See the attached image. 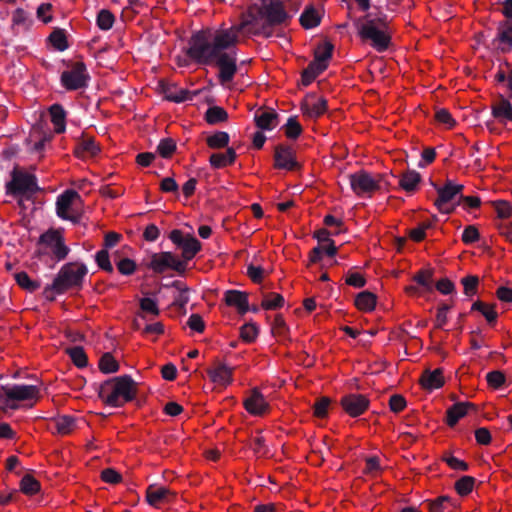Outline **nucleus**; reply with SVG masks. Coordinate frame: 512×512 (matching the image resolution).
Segmentation results:
<instances>
[{
  "label": "nucleus",
  "mask_w": 512,
  "mask_h": 512,
  "mask_svg": "<svg viewBox=\"0 0 512 512\" xmlns=\"http://www.w3.org/2000/svg\"><path fill=\"white\" fill-rule=\"evenodd\" d=\"M494 207L500 218H509L512 216V206L506 201H497Z\"/></svg>",
  "instance_id": "774afa93"
},
{
  "label": "nucleus",
  "mask_w": 512,
  "mask_h": 512,
  "mask_svg": "<svg viewBox=\"0 0 512 512\" xmlns=\"http://www.w3.org/2000/svg\"><path fill=\"white\" fill-rule=\"evenodd\" d=\"M258 335V328L256 325L248 323L241 327L240 337L245 342H253Z\"/></svg>",
  "instance_id": "864d4df0"
},
{
  "label": "nucleus",
  "mask_w": 512,
  "mask_h": 512,
  "mask_svg": "<svg viewBox=\"0 0 512 512\" xmlns=\"http://www.w3.org/2000/svg\"><path fill=\"white\" fill-rule=\"evenodd\" d=\"M137 392V383L130 376L124 375L104 382L100 387L99 397L106 405L121 407L132 401Z\"/></svg>",
  "instance_id": "7ed1b4c3"
},
{
  "label": "nucleus",
  "mask_w": 512,
  "mask_h": 512,
  "mask_svg": "<svg viewBox=\"0 0 512 512\" xmlns=\"http://www.w3.org/2000/svg\"><path fill=\"white\" fill-rule=\"evenodd\" d=\"M49 113L51 121L54 125L56 133H62L65 130V111L59 104H54L50 107Z\"/></svg>",
  "instance_id": "2f4dec72"
},
{
  "label": "nucleus",
  "mask_w": 512,
  "mask_h": 512,
  "mask_svg": "<svg viewBox=\"0 0 512 512\" xmlns=\"http://www.w3.org/2000/svg\"><path fill=\"white\" fill-rule=\"evenodd\" d=\"M39 398V389L33 385L2 386L0 388V410L17 409L18 403Z\"/></svg>",
  "instance_id": "423d86ee"
},
{
  "label": "nucleus",
  "mask_w": 512,
  "mask_h": 512,
  "mask_svg": "<svg viewBox=\"0 0 512 512\" xmlns=\"http://www.w3.org/2000/svg\"><path fill=\"white\" fill-rule=\"evenodd\" d=\"M284 129L285 135L291 139H296L302 132V127L295 118H289Z\"/></svg>",
  "instance_id": "603ef678"
},
{
  "label": "nucleus",
  "mask_w": 512,
  "mask_h": 512,
  "mask_svg": "<svg viewBox=\"0 0 512 512\" xmlns=\"http://www.w3.org/2000/svg\"><path fill=\"white\" fill-rule=\"evenodd\" d=\"M462 189L463 185L453 184L450 181L447 182L444 187H438V198L435 200L434 205L439 211L443 213H450L452 208L448 206V203L451 202L456 195L461 193Z\"/></svg>",
  "instance_id": "4468645a"
},
{
  "label": "nucleus",
  "mask_w": 512,
  "mask_h": 512,
  "mask_svg": "<svg viewBox=\"0 0 512 512\" xmlns=\"http://www.w3.org/2000/svg\"><path fill=\"white\" fill-rule=\"evenodd\" d=\"M274 161V166L278 169L293 170L297 167L293 150L282 145L276 147Z\"/></svg>",
  "instance_id": "aec40b11"
},
{
  "label": "nucleus",
  "mask_w": 512,
  "mask_h": 512,
  "mask_svg": "<svg viewBox=\"0 0 512 512\" xmlns=\"http://www.w3.org/2000/svg\"><path fill=\"white\" fill-rule=\"evenodd\" d=\"M87 79L86 67L81 61L73 62L70 69L64 71L61 75V82L68 90H77L84 87Z\"/></svg>",
  "instance_id": "9d476101"
},
{
  "label": "nucleus",
  "mask_w": 512,
  "mask_h": 512,
  "mask_svg": "<svg viewBox=\"0 0 512 512\" xmlns=\"http://www.w3.org/2000/svg\"><path fill=\"white\" fill-rule=\"evenodd\" d=\"M160 87L165 99L167 100L182 102L188 99L189 92L178 88L174 84L161 83Z\"/></svg>",
  "instance_id": "c85d7f7f"
},
{
  "label": "nucleus",
  "mask_w": 512,
  "mask_h": 512,
  "mask_svg": "<svg viewBox=\"0 0 512 512\" xmlns=\"http://www.w3.org/2000/svg\"><path fill=\"white\" fill-rule=\"evenodd\" d=\"M7 192L18 197V204L25 209V202L31 201L39 190L36 177L18 166L11 172V180L6 185Z\"/></svg>",
  "instance_id": "39448f33"
},
{
  "label": "nucleus",
  "mask_w": 512,
  "mask_h": 512,
  "mask_svg": "<svg viewBox=\"0 0 512 512\" xmlns=\"http://www.w3.org/2000/svg\"><path fill=\"white\" fill-rule=\"evenodd\" d=\"M449 502V497H438L435 501L429 504V510L430 512H446L448 509Z\"/></svg>",
  "instance_id": "e2e57ef3"
},
{
  "label": "nucleus",
  "mask_w": 512,
  "mask_h": 512,
  "mask_svg": "<svg viewBox=\"0 0 512 512\" xmlns=\"http://www.w3.org/2000/svg\"><path fill=\"white\" fill-rule=\"evenodd\" d=\"M149 268L156 273H163L167 269L183 273L186 270V263L179 260L171 252H160L151 257Z\"/></svg>",
  "instance_id": "1a4fd4ad"
},
{
  "label": "nucleus",
  "mask_w": 512,
  "mask_h": 512,
  "mask_svg": "<svg viewBox=\"0 0 512 512\" xmlns=\"http://www.w3.org/2000/svg\"><path fill=\"white\" fill-rule=\"evenodd\" d=\"M39 244L49 248L58 260L64 259L68 254L63 237L57 230H49L44 233L39 239Z\"/></svg>",
  "instance_id": "ddd939ff"
},
{
  "label": "nucleus",
  "mask_w": 512,
  "mask_h": 512,
  "mask_svg": "<svg viewBox=\"0 0 512 512\" xmlns=\"http://www.w3.org/2000/svg\"><path fill=\"white\" fill-rule=\"evenodd\" d=\"M66 352L77 367H85L87 365V356L82 347L67 348Z\"/></svg>",
  "instance_id": "c03bdc74"
},
{
  "label": "nucleus",
  "mask_w": 512,
  "mask_h": 512,
  "mask_svg": "<svg viewBox=\"0 0 512 512\" xmlns=\"http://www.w3.org/2000/svg\"><path fill=\"white\" fill-rule=\"evenodd\" d=\"M244 406L249 413L254 415H262L268 409V404L263 395L256 390L244 401Z\"/></svg>",
  "instance_id": "b1692460"
},
{
  "label": "nucleus",
  "mask_w": 512,
  "mask_h": 512,
  "mask_svg": "<svg viewBox=\"0 0 512 512\" xmlns=\"http://www.w3.org/2000/svg\"><path fill=\"white\" fill-rule=\"evenodd\" d=\"M433 273L431 270L419 271L414 277V281L425 287L427 290L431 289Z\"/></svg>",
  "instance_id": "13d9d810"
},
{
  "label": "nucleus",
  "mask_w": 512,
  "mask_h": 512,
  "mask_svg": "<svg viewBox=\"0 0 512 512\" xmlns=\"http://www.w3.org/2000/svg\"><path fill=\"white\" fill-rule=\"evenodd\" d=\"M206 143L211 149L225 148L229 143V135L223 131L216 132L207 137Z\"/></svg>",
  "instance_id": "e433bc0d"
},
{
  "label": "nucleus",
  "mask_w": 512,
  "mask_h": 512,
  "mask_svg": "<svg viewBox=\"0 0 512 512\" xmlns=\"http://www.w3.org/2000/svg\"><path fill=\"white\" fill-rule=\"evenodd\" d=\"M377 297L374 293L363 291L357 294L355 306L362 312H371L375 309Z\"/></svg>",
  "instance_id": "cd10ccee"
},
{
  "label": "nucleus",
  "mask_w": 512,
  "mask_h": 512,
  "mask_svg": "<svg viewBox=\"0 0 512 512\" xmlns=\"http://www.w3.org/2000/svg\"><path fill=\"white\" fill-rule=\"evenodd\" d=\"M240 33L245 35H264L270 37L272 28H269L261 8L257 3L251 5L248 10L240 17L239 24L236 25Z\"/></svg>",
  "instance_id": "0eeeda50"
},
{
  "label": "nucleus",
  "mask_w": 512,
  "mask_h": 512,
  "mask_svg": "<svg viewBox=\"0 0 512 512\" xmlns=\"http://www.w3.org/2000/svg\"><path fill=\"white\" fill-rule=\"evenodd\" d=\"M228 119L227 112L218 106L211 107L206 112V121L210 124L225 122Z\"/></svg>",
  "instance_id": "ea45409f"
},
{
  "label": "nucleus",
  "mask_w": 512,
  "mask_h": 512,
  "mask_svg": "<svg viewBox=\"0 0 512 512\" xmlns=\"http://www.w3.org/2000/svg\"><path fill=\"white\" fill-rule=\"evenodd\" d=\"M176 497V493L166 487H158L154 484L146 490V501L149 505L158 507L161 504L169 503Z\"/></svg>",
  "instance_id": "f3484780"
},
{
  "label": "nucleus",
  "mask_w": 512,
  "mask_h": 512,
  "mask_svg": "<svg viewBox=\"0 0 512 512\" xmlns=\"http://www.w3.org/2000/svg\"><path fill=\"white\" fill-rule=\"evenodd\" d=\"M330 402L331 401L328 397H322L320 400H318L313 406L314 416L318 418H324L328 413Z\"/></svg>",
  "instance_id": "6e6d98bb"
},
{
  "label": "nucleus",
  "mask_w": 512,
  "mask_h": 512,
  "mask_svg": "<svg viewBox=\"0 0 512 512\" xmlns=\"http://www.w3.org/2000/svg\"><path fill=\"white\" fill-rule=\"evenodd\" d=\"M58 434L68 435L75 429V420L70 416H59L53 420Z\"/></svg>",
  "instance_id": "72a5a7b5"
},
{
  "label": "nucleus",
  "mask_w": 512,
  "mask_h": 512,
  "mask_svg": "<svg viewBox=\"0 0 512 512\" xmlns=\"http://www.w3.org/2000/svg\"><path fill=\"white\" fill-rule=\"evenodd\" d=\"M435 119L440 124L446 125L447 128H452L455 125V120L452 118L451 114L445 109L438 110L435 113Z\"/></svg>",
  "instance_id": "69168bd1"
},
{
  "label": "nucleus",
  "mask_w": 512,
  "mask_h": 512,
  "mask_svg": "<svg viewBox=\"0 0 512 512\" xmlns=\"http://www.w3.org/2000/svg\"><path fill=\"white\" fill-rule=\"evenodd\" d=\"M78 200H80V196L76 191L66 190L57 199V215L62 219L77 222L79 220V214L74 210L73 205Z\"/></svg>",
  "instance_id": "9b49d317"
},
{
  "label": "nucleus",
  "mask_w": 512,
  "mask_h": 512,
  "mask_svg": "<svg viewBox=\"0 0 512 512\" xmlns=\"http://www.w3.org/2000/svg\"><path fill=\"white\" fill-rule=\"evenodd\" d=\"M235 160L236 152L234 148L231 147L227 148L225 153H213L209 158L211 166L216 169L232 165Z\"/></svg>",
  "instance_id": "bb28decb"
},
{
  "label": "nucleus",
  "mask_w": 512,
  "mask_h": 512,
  "mask_svg": "<svg viewBox=\"0 0 512 512\" xmlns=\"http://www.w3.org/2000/svg\"><path fill=\"white\" fill-rule=\"evenodd\" d=\"M49 41L55 49L60 51L68 47L66 35L61 29L54 30L49 36Z\"/></svg>",
  "instance_id": "37998d69"
},
{
  "label": "nucleus",
  "mask_w": 512,
  "mask_h": 512,
  "mask_svg": "<svg viewBox=\"0 0 512 512\" xmlns=\"http://www.w3.org/2000/svg\"><path fill=\"white\" fill-rule=\"evenodd\" d=\"M300 23L306 29L316 27L320 23V15L312 6L307 7L301 15Z\"/></svg>",
  "instance_id": "f704fd0d"
},
{
  "label": "nucleus",
  "mask_w": 512,
  "mask_h": 512,
  "mask_svg": "<svg viewBox=\"0 0 512 512\" xmlns=\"http://www.w3.org/2000/svg\"><path fill=\"white\" fill-rule=\"evenodd\" d=\"M20 489L27 495H34L40 490V483L31 475H25L20 482Z\"/></svg>",
  "instance_id": "4c0bfd02"
},
{
  "label": "nucleus",
  "mask_w": 512,
  "mask_h": 512,
  "mask_svg": "<svg viewBox=\"0 0 512 512\" xmlns=\"http://www.w3.org/2000/svg\"><path fill=\"white\" fill-rule=\"evenodd\" d=\"M323 71L324 70L318 69V67L310 63L302 73L303 85H309Z\"/></svg>",
  "instance_id": "4d7b16f0"
},
{
  "label": "nucleus",
  "mask_w": 512,
  "mask_h": 512,
  "mask_svg": "<svg viewBox=\"0 0 512 512\" xmlns=\"http://www.w3.org/2000/svg\"><path fill=\"white\" fill-rule=\"evenodd\" d=\"M210 380L220 387H227L232 383L233 368L215 361L211 367L207 369Z\"/></svg>",
  "instance_id": "dca6fc26"
},
{
  "label": "nucleus",
  "mask_w": 512,
  "mask_h": 512,
  "mask_svg": "<svg viewBox=\"0 0 512 512\" xmlns=\"http://www.w3.org/2000/svg\"><path fill=\"white\" fill-rule=\"evenodd\" d=\"M303 114L309 118H317L327 110V102L322 97L307 95L301 104Z\"/></svg>",
  "instance_id": "a211bd4d"
},
{
  "label": "nucleus",
  "mask_w": 512,
  "mask_h": 512,
  "mask_svg": "<svg viewBox=\"0 0 512 512\" xmlns=\"http://www.w3.org/2000/svg\"><path fill=\"white\" fill-rule=\"evenodd\" d=\"M101 479L109 484L122 482V475L112 468H106L101 472Z\"/></svg>",
  "instance_id": "bf43d9fd"
},
{
  "label": "nucleus",
  "mask_w": 512,
  "mask_h": 512,
  "mask_svg": "<svg viewBox=\"0 0 512 512\" xmlns=\"http://www.w3.org/2000/svg\"><path fill=\"white\" fill-rule=\"evenodd\" d=\"M499 40L506 44L507 48L512 46V25L506 23L500 28Z\"/></svg>",
  "instance_id": "338daca9"
},
{
  "label": "nucleus",
  "mask_w": 512,
  "mask_h": 512,
  "mask_svg": "<svg viewBox=\"0 0 512 512\" xmlns=\"http://www.w3.org/2000/svg\"><path fill=\"white\" fill-rule=\"evenodd\" d=\"M475 479L471 476H463L455 483V489L461 496L468 495L474 487Z\"/></svg>",
  "instance_id": "a18cd8bd"
},
{
  "label": "nucleus",
  "mask_w": 512,
  "mask_h": 512,
  "mask_svg": "<svg viewBox=\"0 0 512 512\" xmlns=\"http://www.w3.org/2000/svg\"><path fill=\"white\" fill-rule=\"evenodd\" d=\"M15 280L21 288L29 292H33L40 287V284L36 281H33L26 272L16 273Z\"/></svg>",
  "instance_id": "79ce46f5"
},
{
  "label": "nucleus",
  "mask_w": 512,
  "mask_h": 512,
  "mask_svg": "<svg viewBox=\"0 0 512 512\" xmlns=\"http://www.w3.org/2000/svg\"><path fill=\"white\" fill-rule=\"evenodd\" d=\"M157 151L163 158H170L176 151V143L171 138H166L160 141Z\"/></svg>",
  "instance_id": "de8ad7c7"
},
{
  "label": "nucleus",
  "mask_w": 512,
  "mask_h": 512,
  "mask_svg": "<svg viewBox=\"0 0 512 512\" xmlns=\"http://www.w3.org/2000/svg\"><path fill=\"white\" fill-rule=\"evenodd\" d=\"M284 304V298L278 293H269L264 296L261 307L266 310H274L282 307Z\"/></svg>",
  "instance_id": "58836bf2"
},
{
  "label": "nucleus",
  "mask_w": 512,
  "mask_h": 512,
  "mask_svg": "<svg viewBox=\"0 0 512 512\" xmlns=\"http://www.w3.org/2000/svg\"><path fill=\"white\" fill-rule=\"evenodd\" d=\"M224 301L226 305L235 307L240 314L249 310L248 295L237 290H229L225 293Z\"/></svg>",
  "instance_id": "4be33fe9"
},
{
  "label": "nucleus",
  "mask_w": 512,
  "mask_h": 512,
  "mask_svg": "<svg viewBox=\"0 0 512 512\" xmlns=\"http://www.w3.org/2000/svg\"><path fill=\"white\" fill-rule=\"evenodd\" d=\"M114 20V15L109 10L103 9L98 14L97 24L100 29L108 30L113 26Z\"/></svg>",
  "instance_id": "8fccbe9b"
},
{
  "label": "nucleus",
  "mask_w": 512,
  "mask_h": 512,
  "mask_svg": "<svg viewBox=\"0 0 512 512\" xmlns=\"http://www.w3.org/2000/svg\"><path fill=\"white\" fill-rule=\"evenodd\" d=\"M182 249V257L185 261H189L195 257V255L201 249V243L192 235L186 236V241L180 246Z\"/></svg>",
  "instance_id": "7c9ffc66"
},
{
  "label": "nucleus",
  "mask_w": 512,
  "mask_h": 512,
  "mask_svg": "<svg viewBox=\"0 0 512 512\" xmlns=\"http://www.w3.org/2000/svg\"><path fill=\"white\" fill-rule=\"evenodd\" d=\"M87 269L85 265L80 263H68L64 265L53 283L45 288V294L50 300H53V294H61L69 289L80 287L83 277L86 275Z\"/></svg>",
  "instance_id": "20e7f679"
},
{
  "label": "nucleus",
  "mask_w": 512,
  "mask_h": 512,
  "mask_svg": "<svg viewBox=\"0 0 512 512\" xmlns=\"http://www.w3.org/2000/svg\"><path fill=\"white\" fill-rule=\"evenodd\" d=\"M487 383L490 387L497 389L501 387L505 382V375L498 370L489 372L486 376Z\"/></svg>",
  "instance_id": "5fc2aeb1"
},
{
  "label": "nucleus",
  "mask_w": 512,
  "mask_h": 512,
  "mask_svg": "<svg viewBox=\"0 0 512 512\" xmlns=\"http://www.w3.org/2000/svg\"><path fill=\"white\" fill-rule=\"evenodd\" d=\"M472 311H479L489 323H493L497 319V312L494 304H488L482 301H476L471 307Z\"/></svg>",
  "instance_id": "473e14b6"
},
{
  "label": "nucleus",
  "mask_w": 512,
  "mask_h": 512,
  "mask_svg": "<svg viewBox=\"0 0 512 512\" xmlns=\"http://www.w3.org/2000/svg\"><path fill=\"white\" fill-rule=\"evenodd\" d=\"M117 269L123 275H131L136 270V263L132 259L124 258L117 263Z\"/></svg>",
  "instance_id": "680f3d73"
},
{
  "label": "nucleus",
  "mask_w": 512,
  "mask_h": 512,
  "mask_svg": "<svg viewBox=\"0 0 512 512\" xmlns=\"http://www.w3.org/2000/svg\"><path fill=\"white\" fill-rule=\"evenodd\" d=\"M239 34L236 25L218 29L213 33L210 31L198 32L191 38L188 55L198 63H214L215 57L228 55L224 51L238 44Z\"/></svg>",
  "instance_id": "f257e3e1"
},
{
  "label": "nucleus",
  "mask_w": 512,
  "mask_h": 512,
  "mask_svg": "<svg viewBox=\"0 0 512 512\" xmlns=\"http://www.w3.org/2000/svg\"><path fill=\"white\" fill-rule=\"evenodd\" d=\"M333 48V44L329 41L319 44L314 50V60L311 63L318 69L325 70L327 62L332 56Z\"/></svg>",
  "instance_id": "5701e85b"
},
{
  "label": "nucleus",
  "mask_w": 512,
  "mask_h": 512,
  "mask_svg": "<svg viewBox=\"0 0 512 512\" xmlns=\"http://www.w3.org/2000/svg\"><path fill=\"white\" fill-rule=\"evenodd\" d=\"M421 180L420 174L415 171H407L400 179V186L406 191H414Z\"/></svg>",
  "instance_id": "c9c22d12"
},
{
  "label": "nucleus",
  "mask_w": 512,
  "mask_h": 512,
  "mask_svg": "<svg viewBox=\"0 0 512 512\" xmlns=\"http://www.w3.org/2000/svg\"><path fill=\"white\" fill-rule=\"evenodd\" d=\"M469 410H475V406L470 402H461L454 404L447 411V424L453 427L459 419L464 417Z\"/></svg>",
  "instance_id": "393cba45"
},
{
  "label": "nucleus",
  "mask_w": 512,
  "mask_h": 512,
  "mask_svg": "<svg viewBox=\"0 0 512 512\" xmlns=\"http://www.w3.org/2000/svg\"><path fill=\"white\" fill-rule=\"evenodd\" d=\"M381 180V175L372 176L364 170L350 175L351 188L357 195L372 194L379 190Z\"/></svg>",
  "instance_id": "6e6552de"
},
{
  "label": "nucleus",
  "mask_w": 512,
  "mask_h": 512,
  "mask_svg": "<svg viewBox=\"0 0 512 512\" xmlns=\"http://www.w3.org/2000/svg\"><path fill=\"white\" fill-rule=\"evenodd\" d=\"M95 259H96L98 266L101 269H103L104 271H106L108 273L113 272V266L110 262L108 250L102 249L99 252H97Z\"/></svg>",
  "instance_id": "3c124183"
},
{
  "label": "nucleus",
  "mask_w": 512,
  "mask_h": 512,
  "mask_svg": "<svg viewBox=\"0 0 512 512\" xmlns=\"http://www.w3.org/2000/svg\"><path fill=\"white\" fill-rule=\"evenodd\" d=\"M369 399L362 394H349L341 399L343 410L351 417L363 414L369 407Z\"/></svg>",
  "instance_id": "2eb2a0df"
},
{
  "label": "nucleus",
  "mask_w": 512,
  "mask_h": 512,
  "mask_svg": "<svg viewBox=\"0 0 512 512\" xmlns=\"http://www.w3.org/2000/svg\"><path fill=\"white\" fill-rule=\"evenodd\" d=\"M389 407L391 411L399 413L406 407V400L402 395L395 394L390 397Z\"/></svg>",
  "instance_id": "0e129e2a"
},
{
  "label": "nucleus",
  "mask_w": 512,
  "mask_h": 512,
  "mask_svg": "<svg viewBox=\"0 0 512 512\" xmlns=\"http://www.w3.org/2000/svg\"><path fill=\"white\" fill-rule=\"evenodd\" d=\"M492 114L500 122L505 123L507 121H512L511 103L508 100L501 97L499 100L493 103Z\"/></svg>",
  "instance_id": "a878e982"
},
{
  "label": "nucleus",
  "mask_w": 512,
  "mask_h": 512,
  "mask_svg": "<svg viewBox=\"0 0 512 512\" xmlns=\"http://www.w3.org/2000/svg\"><path fill=\"white\" fill-rule=\"evenodd\" d=\"M99 369L104 373H114L119 369V364L110 353H105L99 361Z\"/></svg>",
  "instance_id": "a19ab883"
},
{
  "label": "nucleus",
  "mask_w": 512,
  "mask_h": 512,
  "mask_svg": "<svg viewBox=\"0 0 512 512\" xmlns=\"http://www.w3.org/2000/svg\"><path fill=\"white\" fill-rule=\"evenodd\" d=\"M214 62L219 67V79L221 83L230 82L236 71V59L231 55H219L215 57Z\"/></svg>",
  "instance_id": "6ab92c4d"
},
{
  "label": "nucleus",
  "mask_w": 512,
  "mask_h": 512,
  "mask_svg": "<svg viewBox=\"0 0 512 512\" xmlns=\"http://www.w3.org/2000/svg\"><path fill=\"white\" fill-rule=\"evenodd\" d=\"M258 5L261 8V12L269 28H271L272 25L284 23L288 18L283 3L280 0H260Z\"/></svg>",
  "instance_id": "f8f14e48"
},
{
  "label": "nucleus",
  "mask_w": 512,
  "mask_h": 512,
  "mask_svg": "<svg viewBox=\"0 0 512 512\" xmlns=\"http://www.w3.org/2000/svg\"><path fill=\"white\" fill-rule=\"evenodd\" d=\"M464 287V293L468 296L475 295L478 291L479 278L474 275H469L461 280Z\"/></svg>",
  "instance_id": "09e8293b"
},
{
  "label": "nucleus",
  "mask_w": 512,
  "mask_h": 512,
  "mask_svg": "<svg viewBox=\"0 0 512 512\" xmlns=\"http://www.w3.org/2000/svg\"><path fill=\"white\" fill-rule=\"evenodd\" d=\"M277 119V114L274 112L263 111L260 115H256V125L261 129H271L273 122Z\"/></svg>",
  "instance_id": "49530a36"
},
{
  "label": "nucleus",
  "mask_w": 512,
  "mask_h": 512,
  "mask_svg": "<svg viewBox=\"0 0 512 512\" xmlns=\"http://www.w3.org/2000/svg\"><path fill=\"white\" fill-rule=\"evenodd\" d=\"M358 35L362 42L368 43L379 52L385 51L391 44V31L386 15L366 14L356 22Z\"/></svg>",
  "instance_id": "f03ea898"
},
{
  "label": "nucleus",
  "mask_w": 512,
  "mask_h": 512,
  "mask_svg": "<svg viewBox=\"0 0 512 512\" xmlns=\"http://www.w3.org/2000/svg\"><path fill=\"white\" fill-rule=\"evenodd\" d=\"M419 383L423 389L429 391L441 388L445 383L443 370L440 368L433 371L425 370L419 379Z\"/></svg>",
  "instance_id": "412c9836"
},
{
  "label": "nucleus",
  "mask_w": 512,
  "mask_h": 512,
  "mask_svg": "<svg viewBox=\"0 0 512 512\" xmlns=\"http://www.w3.org/2000/svg\"><path fill=\"white\" fill-rule=\"evenodd\" d=\"M443 461L447 463V465L454 469L459 471H466L468 469V464L452 455L445 454L442 457Z\"/></svg>",
  "instance_id": "052dcab7"
},
{
  "label": "nucleus",
  "mask_w": 512,
  "mask_h": 512,
  "mask_svg": "<svg viewBox=\"0 0 512 512\" xmlns=\"http://www.w3.org/2000/svg\"><path fill=\"white\" fill-rule=\"evenodd\" d=\"M98 152L99 147L91 138H83L74 150L75 155L80 158L93 157Z\"/></svg>",
  "instance_id": "c756f323"
}]
</instances>
